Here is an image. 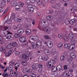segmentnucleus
I'll use <instances>...</instances> for the list:
<instances>
[{
    "instance_id": "obj_62",
    "label": "nucleus",
    "mask_w": 77,
    "mask_h": 77,
    "mask_svg": "<svg viewBox=\"0 0 77 77\" xmlns=\"http://www.w3.org/2000/svg\"><path fill=\"white\" fill-rule=\"evenodd\" d=\"M58 37H59V38H63V37L62 35L60 34H59L58 35Z\"/></svg>"
},
{
    "instance_id": "obj_47",
    "label": "nucleus",
    "mask_w": 77,
    "mask_h": 77,
    "mask_svg": "<svg viewBox=\"0 0 77 77\" xmlns=\"http://www.w3.org/2000/svg\"><path fill=\"white\" fill-rule=\"evenodd\" d=\"M15 53L16 55V56H18L20 54V52L18 51H15Z\"/></svg>"
},
{
    "instance_id": "obj_7",
    "label": "nucleus",
    "mask_w": 77,
    "mask_h": 77,
    "mask_svg": "<svg viewBox=\"0 0 77 77\" xmlns=\"http://www.w3.org/2000/svg\"><path fill=\"white\" fill-rule=\"evenodd\" d=\"M29 56H30V55L29 53L25 52V56L24 59H25L26 60L28 61V60H29Z\"/></svg>"
},
{
    "instance_id": "obj_40",
    "label": "nucleus",
    "mask_w": 77,
    "mask_h": 77,
    "mask_svg": "<svg viewBox=\"0 0 77 77\" xmlns=\"http://www.w3.org/2000/svg\"><path fill=\"white\" fill-rule=\"evenodd\" d=\"M52 70H54V71L55 72L57 70V67L56 66H53V65L52 67Z\"/></svg>"
},
{
    "instance_id": "obj_1",
    "label": "nucleus",
    "mask_w": 77,
    "mask_h": 77,
    "mask_svg": "<svg viewBox=\"0 0 77 77\" xmlns=\"http://www.w3.org/2000/svg\"><path fill=\"white\" fill-rule=\"evenodd\" d=\"M19 40L20 42H22L23 43V42H26L25 44L23 45L24 46H27L28 45V42H26L27 40H26V38L25 37H21L20 38Z\"/></svg>"
},
{
    "instance_id": "obj_20",
    "label": "nucleus",
    "mask_w": 77,
    "mask_h": 77,
    "mask_svg": "<svg viewBox=\"0 0 77 77\" xmlns=\"http://www.w3.org/2000/svg\"><path fill=\"white\" fill-rule=\"evenodd\" d=\"M37 66H38V64H34L32 66V68L33 69H36H36H38V67H37Z\"/></svg>"
},
{
    "instance_id": "obj_31",
    "label": "nucleus",
    "mask_w": 77,
    "mask_h": 77,
    "mask_svg": "<svg viewBox=\"0 0 77 77\" xmlns=\"http://www.w3.org/2000/svg\"><path fill=\"white\" fill-rule=\"evenodd\" d=\"M63 38L64 39V41H65L68 42V40H69V38H68V37L67 36H63Z\"/></svg>"
},
{
    "instance_id": "obj_30",
    "label": "nucleus",
    "mask_w": 77,
    "mask_h": 77,
    "mask_svg": "<svg viewBox=\"0 0 77 77\" xmlns=\"http://www.w3.org/2000/svg\"><path fill=\"white\" fill-rule=\"evenodd\" d=\"M70 56L71 57H72V58L73 59H75V55L74 54V53H70Z\"/></svg>"
},
{
    "instance_id": "obj_28",
    "label": "nucleus",
    "mask_w": 77,
    "mask_h": 77,
    "mask_svg": "<svg viewBox=\"0 0 77 77\" xmlns=\"http://www.w3.org/2000/svg\"><path fill=\"white\" fill-rule=\"evenodd\" d=\"M6 5V2L4 1H3L1 3V7H5Z\"/></svg>"
},
{
    "instance_id": "obj_45",
    "label": "nucleus",
    "mask_w": 77,
    "mask_h": 77,
    "mask_svg": "<svg viewBox=\"0 0 77 77\" xmlns=\"http://www.w3.org/2000/svg\"><path fill=\"white\" fill-rule=\"evenodd\" d=\"M22 65L23 66H26V65L27 64V63L26 62H24V61H23L22 62Z\"/></svg>"
},
{
    "instance_id": "obj_52",
    "label": "nucleus",
    "mask_w": 77,
    "mask_h": 77,
    "mask_svg": "<svg viewBox=\"0 0 77 77\" xmlns=\"http://www.w3.org/2000/svg\"><path fill=\"white\" fill-rule=\"evenodd\" d=\"M17 21L18 22H19V23H22V22H23V20H22V19H20V18H18Z\"/></svg>"
},
{
    "instance_id": "obj_51",
    "label": "nucleus",
    "mask_w": 77,
    "mask_h": 77,
    "mask_svg": "<svg viewBox=\"0 0 77 77\" xmlns=\"http://www.w3.org/2000/svg\"><path fill=\"white\" fill-rule=\"evenodd\" d=\"M55 60H57L59 59V57L57 56H55L54 57Z\"/></svg>"
},
{
    "instance_id": "obj_41",
    "label": "nucleus",
    "mask_w": 77,
    "mask_h": 77,
    "mask_svg": "<svg viewBox=\"0 0 77 77\" xmlns=\"http://www.w3.org/2000/svg\"><path fill=\"white\" fill-rule=\"evenodd\" d=\"M33 6H32V5H28L27 6V8L28 11H30V9Z\"/></svg>"
},
{
    "instance_id": "obj_38",
    "label": "nucleus",
    "mask_w": 77,
    "mask_h": 77,
    "mask_svg": "<svg viewBox=\"0 0 77 77\" xmlns=\"http://www.w3.org/2000/svg\"><path fill=\"white\" fill-rule=\"evenodd\" d=\"M47 18L48 20H52V19H53V17L51 16L48 15L47 17Z\"/></svg>"
},
{
    "instance_id": "obj_3",
    "label": "nucleus",
    "mask_w": 77,
    "mask_h": 77,
    "mask_svg": "<svg viewBox=\"0 0 77 77\" xmlns=\"http://www.w3.org/2000/svg\"><path fill=\"white\" fill-rule=\"evenodd\" d=\"M30 69L29 68H24L23 69V72L26 74H29L30 73Z\"/></svg>"
},
{
    "instance_id": "obj_56",
    "label": "nucleus",
    "mask_w": 77,
    "mask_h": 77,
    "mask_svg": "<svg viewBox=\"0 0 77 77\" xmlns=\"http://www.w3.org/2000/svg\"><path fill=\"white\" fill-rule=\"evenodd\" d=\"M37 66H38V68H42V64H40L39 65H38V66L37 65Z\"/></svg>"
},
{
    "instance_id": "obj_16",
    "label": "nucleus",
    "mask_w": 77,
    "mask_h": 77,
    "mask_svg": "<svg viewBox=\"0 0 77 77\" xmlns=\"http://www.w3.org/2000/svg\"><path fill=\"white\" fill-rule=\"evenodd\" d=\"M2 76L3 77H10V75H9L7 73L4 72L2 74Z\"/></svg>"
},
{
    "instance_id": "obj_64",
    "label": "nucleus",
    "mask_w": 77,
    "mask_h": 77,
    "mask_svg": "<svg viewBox=\"0 0 77 77\" xmlns=\"http://www.w3.org/2000/svg\"><path fill=\"white\" fill-rule=\"evenodd\" d=\"M64 67V70H66V69H67V65H64L63 66Z\"/></svg>"
},
{
    "instance_id": "obj_10",
    "label": "nucleus",
    "mask_w": 77,
    "mask_h": 77,
    "mask_svg": "<svg viewBox=\"0 0 77 77\" xmlns=\"http://www.w3.org/2000/svg\"><path fill=\"white\" fill-rule=\"evenodd\" d=\"M14 52V50H10L8 53H7L6 54V56L7 57H9V56H11V53H13Z\"/></svg>"
},
{
    "instance_id": "obj_24",
    "label": "nucleus",
    "mask_w": 77,
    "mask_h": 77,
    "mask_svg": "<svg viewBox=\"0 0 77 77\" xmlns=\"http://www.w3.org/2000/svg\"><path fill=\"white\" fill-rule=\"evenodd\" d=\"M56 53V50L55 49H53L51 52V54L52 55H54Z\"/></svg>"
},
{
    "instance_id": "obj_55",
    "label": "nucleus",
    "mask_w": 77,
    "mask_h": 77,
    "mask_svg": "<svg viewBox=\"0 0 77 77\" xmlns=\"http://www.w3.org/2000/svg\"><path fill=\"white\" fill-rule=\"evenodd\" d=\"M52 12L55 13L56 15H58V14H59L58 12H57V11H54L53 10H52Z\"/></svg>"
},
{
    "instance_id": "obj_46",
    "label": "nucleus",
    "mask_w": 77,
    "mask_h": 77,
    "mask_svg": "<svg viewBox=\"0 0 77 77\" xmlns=\"http://www.w3.org/2000/svg\"><path fill=\"white\" fill-rule=\"evenodd\" d=\"M43 59L45 60V61H46V60H47L48 59V56H45L44 57H43Z\"/></svg>"
},
{
    "instance_id": "obj_13",
    "label": "nucleus",
    "mask_w": 77,
    "mask_h": 77,
    "mask_svg": "<svg viewBox=\"0 0 77 77\" xmlns=\"http://www.w3.org/2000/svg\"><path fill=\"white\" fill-rule=\"evenodd\" d=\"M17 2L15 1H13L11 2V5L12 6H15L17 5Z\"/></svg>"
},
{
    "instance_id": "obj_33",
    "label": "nucleus",
    "mask_w": 77,
    "mask_h": 77,
    "mask_svg": "<svg viewBox=\"0 0 77 77\" xmlns=\"http://www.w3.org/2000/svg\"><path fill=\"white\" fill-rule=\"evenodd\" d=\"M60 4L58 3V4H56L55 6H54V7L56 9H59V7H60Z\"/></svg>"
},
{
    "instance_id": "obj_50",
    "label": "nucleus",
    "mask_w": 77,
    "mask_h": 77,
    "mask_svg": "<svg viewBox=\"0 0 77 77\" xmlns=\"http://www.w3.org/2000/svg\"><path fill=\"white\" fill-rule=\"evenodd\" d=\"M29 77H36V75L34 74H31L29 76Z\"/></svg>"
},
{
    "instance_id": "obj_59",
    "label": "nucleus",
    "mask_w": 77,
    "mask_h": 77,
    "mask_svg": "<svg viewBox=\"0 0 77 77\" xmlns=\"http://www.w3.org/2000/svg\"><path fill=\"white\" fill-rule=\"evenodd\" d=\"M15 8L16 9H17L18 10V9H20V6L17 5H16L15 6Z\"/></svg>"
},
{
    "instance_id": "obj_17",
    "label": "nucleus",
    "mask_w": 77,
    "mask_h": 77,
    "mask_svg": "<svg viewBox=\"0 0 77 77\" xmlns=\"http://www.w3.org/2000/svg\"><path fill=\"white\" fill-rule=\"evenodd\" d=\"M6 48L7 49H8V50H10V49H11L12 48V44H11V43H10L8 44L7 47Z\"/></svg>"
},
{
    "instance_id": "obj_6",
    "label": "nucleus",
    "mask_w": 77,
    "mask_h": 77,
    "mask_svg": "<svg viewBox=\"0 0 77 77\" xmlns=\"http://www.w3.org/2000/svg\"><path fill=\"white\" fill-rule=\"evenodd\" d=\"M63 75H65L66 77H72V74L70 73L69 74V73L68 72H66L63 74Z\"/></svg>"
},
{
    "instance_id": "obj_61",
    "label": "nucleus",
    "mask_w": 77,
    "mask_h": 77,
    "mask_svg": "<svg viewBox=\"0 0 77 77\" xmlns=\"http://www.w3.org/2000/svg\"><path fill=\"white\" fill-rule=\"evenodd\" d=\"M34 39L35 41H37L38 39V37L37 36H35L34 37Z\"/></svg>"
},
{
    "instance_id": "obj_19",
    "label": "nucleus",
    "mask_w": 77,
    "mask_h": 77,
    "mask_svg": "<svg viewBox=\"0 0 77 77\" xmlns=\"http://www.w3.org/2000/svg\"><path fill=\"white\" fill-rule=\"evenodd\" d=\"M71 46V45L69 44H65L64 46V47L65 48H69H69H70V47Z\"/></svg>"
},
{
    "instance_id": "obj_48",
    "label": "nucleus",
    "mask_w": 77,
    "mask_h": 77,
    "mask_svg": "<svg viewBox=\"0 0 77 77\" xmlns=\"http://www.w3.org/2000/svg\"><path fill=\"white\" fill-rule=\"evenodd\" d=\"M14 61H12L11 62H10L9 64L10 65H14V63H15V62H13Z\"/></svg>"
},
{
    "instance_id": "obj_14",
    "label": "nucleus",
    "mask_w": 77,
    "mask_h": 77,
    "mask_svg": "<svg viewBox=\"0 0 77 77\" xmlns=\"http://www.w3.org/2000/svg\"><path fill=\"white\" fill-rule=\"evenodd\" d=\"M26 35H30L32 33V31L29 29H27L26 31Z\"/></svg>"
},
{
    "instance_id": "obj_23",
    "label": "nucleus",
    "mask_w": 77,
    "mask_h": 77,
    "mask_svg": "<svg viewBox=\"0 0 77 77\" xmlns=\"http://www.w3.org/2000/svg\"><path fill=\"white\" fill-rule=\"evenodd\" d=\"M52 65V63L49 62V63H48L47 65V66L48 68H52V67L53 66Z\"/></svg>"
},
{
    "instance_id": "obj_44",
    "label": "nucleus",
    "mask_w": 77,
    "mask_h": 77,
    "mask_svg": "<svg viewBox=\"0 0 77 77\" xmlns=\"http://www.w3.org/2000/svg\"><path fill=\"white\" fill-rule=\"evenodd\" d=\"M14 38H18V37H20L21 36V35L18 34H16L14 35Z\"/></svg>"
},
{
    "instance_id": "obj_58",
    "label": "nucleus",
    "mask_w": 77,
    "mask_h": 77,
    "mask_svg": "<svg viewBox=\"0 0 77 77\" xmlns=\"http://www.w3.org/2000/svg\"><path fill=\"white\" fill-rule=\"evenodd\" d=\"M67 60L69 62H71L72 60L71 59V58H69V57H67Z\"/></svg>"
},
{
    "instance_id": "obj_32",
    "label": "nucleus",
    "mask_w": 77,
    "mask_h": 77,
    "mask_svg": "<svg viewBox=\"0 0 77 77\" xmlns=\"http://www.w3.org/2000/svg\"><path fill=\"white\" fill-rule=\"evenodd\" d=\"M36 3L39 6H40V5H41V3L42 2H41L40 0H36Z\"/></svg>"
},
{
    "instance_id": "obj_21",
    "label": "nucleus",
    "mask_w": 77,
    "mask_h": 77,
    "mask_svg": "<svg viewBox=\"0 0 77 77\" xmlns=\"http://www.w3.org/2000/svg\"><path fill=\"white\" fill-rule=\"evenodd\" d=\"M12 47H17L18 46V43L15 42H14L12 43H11Z\"/></svg>"
},
{
    "instance_id": "obj_53",
    "label": "nucleus",
    "mask_w": 77,
    "mask_h": 77,
    "mask_svg": "<svg viewBox=\"0 0 77 77\" xmlns=\"http://www.w3.org/2000/svg\"><path fill=\"white\" fill-rule=\"evenodd\" d=\"M41 5L43 6H46V4H45V3L44 1L42 2Z\"/></svg>"
},
{
    "instance_id": "obj_27",
    "label": "nucleus",
    "mask_w": 77,
    "mask_h": 77,
    "mask_svg": "<svg viewBox=\"0 0 77 77\" xmlns=\"http://www.w3.org/2000/svg\"><path fill=\"white\" fill-rule=\"evenodd\" d=\"M17 33H18V34L23 33H24V30L23 29H19L17 30Z\"/></svg>"
},
{
    "instance_id": "obj_60",
    "label": "nucleus",
    "mask_w": 77,
    "mask_h": 77,
    "mask_svg": "<svg viewBox=\"0 0 77 77\" xmlns=\"http://www.w3.org/2000/svg\"><path fill=\"white\" fill-rule=\"evenodd\" d=\"M49 62L51 63L52 64V66L53 65V64H54V63H55V61H54V60H52L51 61H49Z\"/></svg>"
},
{
    "instance_id": "obj_54",
    "label": "nucleus",
    "mask_w": 77,
    "mask_h": 77,
    "mask_svg": "<svg viewBox=\"0 0 77 77\" xmlns=\"http://www.w3.org/2000/svg\"><path fill=\"white\" fill-rule=\"evenodd\" d=\"M20 7H23L24 6V4L22 3V2H20L19 3Z\"/></svg>"
},
{
    "instance_id": "obj_49",
    "label": "nucleus",
    "mask_w": 77,
    "mask_h": 77,
    "mask_svg": "<svg viewBox=\"0 0 77 77\" xmlns=\"http://www.w3.org/2000/svg\"><path fill=\"white\" fill-rule=\"evenodd\" d=\"M77 10V6H75L74 7H73V8H72V11H75V10Z\"/></svg>"
},
{
    "instance_id": "obj_2",
    "label": "nucleus",
    "mask_w": 77,
    "mask_h": 77,
    "mask_svg": "<svg viewBox=\"0 0 77 77\" xmlns=\"http://www.w3.org/2000/svg\"><path fill=\"white\" fill-rule=\"evenodd\" d=\"M41 26L43 27H47L48 25V22L45 20H42L41 22Z\"/></svg>"
},
{
    "instance_id": "obj_36",
    "label": "nucleus",
    "mask_w": 77,
    "mask_h": 77,
    "mask_svg": "<svg viewBox=\"0 0 77 77\" xmlns=\"http://www.w3.org/2000/svg\"><path fill=\"white\" fill-rule=\"evenodd\" d=\"M70 42L72 44H75V43H76V41H75V39H72L71 40Z\"/></svg>"
},
{
    "instance_id": "obj_42",
    "label": "nucleus",
    "mask_w": 77,
    "mask_h": 77,
    "mask_svg": "<svg viewBox=\"0 0 77 77\" xmlns=\"http://www.w3.org/2000/svg\"><path fill=\"white\" fill-rule=\"evenodd\" d=\"M12 20H11V19H10L8 21H6V23H7V24H11L12 23Z\"/></svg>"
},
{
    "instance_id": "obj_63",
    "label": "nucleus",
    "mask_w": 77,
    "mask_h": 77,
    "mask_svg": "<svg viewBox=\"0 0 77 77\" xmlns=\"http://www.w3.org/2000/svg\"><path fill=\"white\" fill-rule=\"evenodd\" d=\"M47 12L48 14H51V12H52V11H51L50 10H47Z\"/></svg>"
},
{
    "instance_id": "obj_26",
    "label": "nucleus",
    "mask_w": 77,
    "mask_h": 77,
    "mask_svg": "<svg viewBox=\"0 0 77 77\" xmlns=\"http://www.w3.org/2000/svg\"><path fill=\"white\" fill-rule=\"evenodd\" d=\"M69 22V23L71 25H72L75 22V19H74L72 20H71Z\"/></svg>"
},
{
    "instance_id": "obj_15",
    "label": "nucleus",
    "mask_w": 77,
    "mask_h": 77,
    "mask_svg": "<svg viewBox=\"0 0 77 77\" xmlns=\"http://www.w3.org/2000/svg\"><path fill=\"white\" fill-rule=\"evenodd\" d=\"M58 48L59 49H62L63 48V44L62 43H60L58 45Z\"/></svg>"
},
{
    "instance_id": "obj_9",
    "label": "nucleus",
    "mask_w": 77,
    "mask_h": 77,
    "mask_svg": "<svg viewBox=\"0 0 77 77\" xmlns=\"http://www.w3.org/2000/svg\"><path fill=\"white\" fill-rule=\"evenodd\" d=\"M74 37V35L73 33H70L69 34V38L70 39H72Z\"/></svg>"
},
{
    "instance_id": "obj_8",
    "label": "nucleus",
    "mask_w": 77,
    "mask_h": 77,
    "mask_svg": "<svg viewBox=\"0 0 77 77\" xmlns=\"http://www.w3.org/2000/svg\"><path fill=\"white\" fill-rule=\"evenodd\" d=\"M37 47L38 48H40L41 47V42L40 41H38L36 43Z\"/></svg>"
},
{
    "instance_id": "obj_11",
    "label": "nucleus",
    "mask_w": 77,
    "mask_h": 77,
    "mask_svg": "<svg viewBox=\"0 0 77 77\" xmlns=\"http://www.w3.org/2000/svg\"><path fill=\"white\" fill-rule=\"evenodd\" d=\"M0 51L2 52L3 53L6 54V51L5 50V48L2 47L0 48Z\"/></svg>"
},
{
    "instance_id": "obj_25",
    "label": "nucleus",
    "mask_w": 77,
    "mask_h": 77,
    "mask_svg": "<svg viewBox=\"0 0 77 77\" xmlns=\"http://www.w3.org/2000/svg\"><path fill=\"white\" fill-rule=\"evenodd\" d=\"M30 25V22L29 21H26L25 23V26L26 27H29V26Z\"/></svg>"
},
{
    "instance_id": "obj_4",
    "label": "nucleus",
    "mask_w": 77,
    "mask_h": 77,
    "mask_svg": "<svg viewBox=\"0 0 77 77\" xmlns=\"http://www.w3.org/2000/svg\"><path fill=\"white\" fill-rule=\"evenodd\" d=\"M44 44H46L48 47H53V42L51 41H48L47 43V42H44Z\"/></svg>"
},
{
    "instance_id": "obj_35",
    "label": "nucleus",
    "mask_w": 77,
    "mask_h": 77,
    "mask_svg": "<svg viewBox=\"0 0 77 77\" xmlns=\"http://www.w3.org/2000/svg\"><path fill=\"white\" fill-rule=\"evenodd\" d=\"M32 45L33 48L34 49L36 48V47H37L35 43V42H32Z\"/></svg>"
},
{
    "instance_id": "obj_39",
    "label": "nucleus",
    "mask_w": 77,
    "mask_h": 77,
    "mask_svg": "<svg viewBox=\"0 0 77 77\" xmlns=\"http://www.w3.org/2000/svg\"><path fill=\"white\" fill-rule=\"evenodd\" d=\"M44 38L45 39H50V38L48 35H45L44 36Z\"/></svg>"
},
{
    "instance_id": "obj_29",
    "label": "nucleus",
    "mask_w": 77,
    "mask_h": 77,
    "mask_svg": "<svg viewBox=\"0 0 77 77\" xmlns=\"http://www.w3.org/2000/svg\"><path fill=\"white\" fill-rule=\"evenodd\" d=\"M44 60V58H43V57L42 56H40L38 58V61L40 62L43 61Z\"/></svg>"
},
{
    "instance_id": "obj_57",
    "label": "nucleus",
    "mask_w": 77,
    "mask_h": 77,
    "mask_svg": "<svg viewBox=\"0 0 77 77\" xmlns=\"http://www.w3.org/2000/svg\"><path fill=\"white\" fill-rule=\"evenodd\" d=\"M8 10H9V8H7L6 10H5L4 13V14H6V13L7 12H8Z\"/></svg>"
},
{
    "instance_id": "obj_43",
    "label": "nucleus",
    "mask_w": 77,
    "mask_h": 77,
    "mask_svg": "<svg viewBox=\"0 0 77 77\" xmlns=\"http://www.w3.org/2000/svg\"><path fill=\"white\" fill-rule=\"evenodd\" d=\"M65 59V57L64 55H61L60 57V60H64Z\"/></svg>"
},
{
    "instance_id": "obj_34",
    "label": "nucleus",
    "mask_w": 77,
    "mask_h": 77,
    "mask_svg": "<svg viewBox=\"0 0 77 77\" xmlns=\"http://www.w3.org/2000/svg\"><path fill=\"white\" fill-rule=\"evenodd\" d=\"M13 66H10L8 67V71L10 72H11L12 71V69H13Z\"/></svg>"
},
{
    "instance_id": "obj_22",
    "label": "nucleus",
    "mask_w": 77,
    "mask_h": 77,
    "mask_svg": "<svg viewBox=\"0 0 77 77\" xmlns=\"http://www.w3.org/2000/svg\"><path fill=\"white\" fill-rule=\"evenodd\" d=\"M25 56H26V53H25V54L21 55L20 57V59L21 60H23V59H24Z\"/></svg>"
},
{
    "instance_id": "obj_18",
    "label": "nucleus",
    "mask_w": 77,
    "mask_h": 77,
    "mask_svg": "<svg viewBox=\"0 0 77 77\" xmlns=\"http://www.w3.org/2000/svg\"><path fill=\"white\" fill-rule=\"evenodd\" d=\"M45 53L46 55H50V51L48 49H45Z\"/></svg>"
},
{
    "instance_id": "obj_5",
    "label": "nucleus",
    "mask_w": 77,
    "mask_h": 77,
    "mask_svg": "<svg viewBox=\"0 0 77 77\" xmlns=\"http://www.w3.org/2000/svg\"><path fill=\"white\" fill-rule=\"evenodd\" d=\"M7 34L5 36V38H6V39H9L11 38V36H12V35H11V33L10 32L7 31Z\"/></svg>"
},
{
    "instance_id": "obj_37",
    "label": "nucleus",
    "mask_w": 77,
    "mask_h": 77,
    "mask_svg": "<svg viewBox=\"0 0 77 77\" xmlns=\"http://www.w3.org/2000/svg\"><path fill=\"white\" fill-rule=\"evenodd\" d=\"M35 7H33L31 8L30 11L28 10V11L29 12H30L31 13H33V10H34V9H35Z\"/></svg>"
},
{
    "instance_id": "obj_12",
    "label": "nucleus",
    "mask_w": 77,
    "mask_h": 77,
    "mask_svg": "<svg viewBox=\"0 0 77 77\" xmlns=\"http://www.w3.org/2000/svg\"><path fill=\"white\" fill-rule=\"evenodd\" d=\"M57 71H61L62 69V66L60 65H59L57 66Z\"/></svg>"
}]
</instances>
